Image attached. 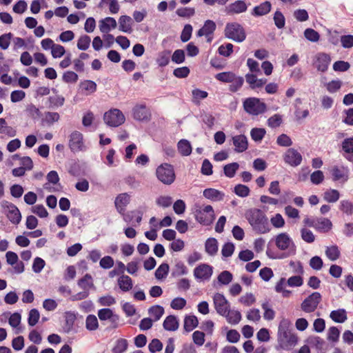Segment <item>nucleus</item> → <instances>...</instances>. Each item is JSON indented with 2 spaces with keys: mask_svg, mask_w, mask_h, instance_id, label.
Segmentation results:
<instances>
[{
  "mask_svg": "<svg viewBox=\"0 0 353 353\" xmlns=\"http://www.w3.org/2000/svg\"><path fill=\"white\" fill-rule=\"evenodd\" d=\"M341 46L344 48H351L353 47V35H342L340 38Z\"/></svg>",
  "mask_w": 353,
  "mask_h": 353,
  "instance_id": "obj_64",
  "label": "nucleus"
},
{
  "mask_svg": "<svg viewBox=\"0 0 353 353\" xmlns=\"http://www.w3.org/2000/svg\"><path fill=\"white\" fill-rule=\"evenodd\" d=\"M194 218L197 222L203 225H210L215 219L212 207L208 205L203 208L196 209L194 212Z\"/></svg>",
  "mask_w": 353,
  "mask_h": 353,
  "instance_id": "obj_7",
  "label": "nucleus"
},
{
  "mask_svg": "<svg viewBox=\"0 0 353 353\" xmlns=\"http://www.w3.org/2000/svg\"><path fill=\"white\" fill-rule=\"evenodd\" d=\"M243 83V77L236 75L233 81L230 82L231 84L229 86V90L232 92H236L241 88Z\"/></svg>",
  "mask_w": 353,
  "mask_h": 353,
  "instance_id": "obj_44",
  "label": "nucleus"
},
{
  "mask_svg": "<svg viewBox=\"0 0 353 353\" xmlns=\"http://www.w3.org/2000/svg\"><path fill=\"white\" fill-rule=\"evenodd\" d=\"M213 303L216 312L221 316L226 315L228 310L230 308V303L221 293L214 294Z\"/></svg>",
  "mask_w": 353,
  "mask_h": 353,
  "instance_id": "obj_14",
  "label": "nucleus"
},
{
  "mask_svg": "<svg viewBox=\"0 0 353 353\" xmlns=\"http://www.w3.org/2000/svg\"><path fill=\"white\" fill-rule=\"evenodd\" d=\"M12 37L13 34L11 32L3 34L0 36V48L2 50H6L8 48Z\"/></svg>",
  "mask_w": 353,
  "mask_h": 353,
  "instance_id": "obj_61",
  "label": "nucleus"
},
{
  "mask_svg": "<svg viewBox=\"0 0 353 353\" xmlns=\"http://www.w3.org/2000/svg\"><path fill=\"white\" fill-rule=\"evenodd\" d=\"M330 61L331 59L329 54L321 52L316 55L314 64L318 71L324 72L327 70Z\"/></svg>",
  "mask_w": 353,
  "mask_h": 353,
  "instance_id": "obj_18",
  "label": "nucleus"
},
{
  "mask_svg": "<svg viewBox=\"0 0 353 353\" xmlns=\"http://www.w3.org/2000/svg\"><path fill=\"white\" fill-rule=\"evenodd\" d=\"M92 278L90 274H86L83 278L79 280L78 285L84 290H88L94 286Z\"/></svg>",
  "mask_w": 353,
  "mask_h": 353,
  "instance_id": "obj_39",
  "label": "nucleus"
},
{
  "mask_svg": "<svg viewBox=\"0 0 353 353\" xmlns=\"http://www.w3.org/2000/svg\"><path fill=\"white\" fill-rule=\"evenodd\" d=\"M294 17L299 22H304L308 20L309 14L305 9H297L294 11Z\"/></svg>",
  "mask_w": 353,
  "mask_h": 353,
  "instance_id": "obj_59",
  "label": "nucleus"
},
{
  "mask_svg": "<svg viewBox=\"0 0 353 353\" xmlns=\"http://www.w3.org/2000/svg\"><path fill=\"white\" fill-rule=\"evenodd\" d=\"M232 274L227 270H224L218 276V281L222 285H228L232 281Z\"/></svg>",
  "mask_w": 353,
  "mask_h": 353,
  "instance_id": "obj_57",
  "label": "nucleus"
},
{
  "mask_svg": "<svg viewBox=\"0 0 353 353\" xmlns=\"http://www.w3.org/2000/svg\"><path fill=\"white\" fill-rule=\"evenodd\" d=\"M340 210L346 214L351 215L353 214V203L347 200L341 201Z\"/></svg>",
  "mask_w": 353,
  "mask_h": 353,
  "instance_id": "obj_63",
  "label": "nucleus"
},
{
  "mask_svg": "<svg viewBox=\"0 0 353 353\" xmlns=\"http://www.w3.org/2000/svg\"><path fill=\"white\" fill-rule=\"evenodd\" d=\"M340 254L339 249L336 245L326 248L325 254L332 261L337 260L340 256Z\"/></svg>",
  "mask_w": 353,
  "mask_h": 353,
  "instance_id": "obj_38",
  "label": "nucleus"
},
{
  "mask_svg": "<svg viewBox=\"0 0 353 353\" xmlns=\"http://www.w3.org/2000/svg\"><path fill=\"white\" fill-rule=\"evenodd\" d=\"M80 88L82 92L88 95L94 93L97 90V84L91 80H84L80 83Z\"/></svg>",
  "mask_w": 353,
  "mask_h": 353,
  "instance_id": "obj_33",
  "label": "nucleus"
},
{
  "mask_svg": "<svg viewBox=\"0 0 353 353\" xmlns=\"http://www.w3.org/2000/svg\"><path fill=\"white\" fill-rule=\"evenodd\" d=\"M85 327L89 331H94L99 327V322L96 316L89 314L86 317Z\"/></svg>",
  "mask_w": 353,
  "mask_h": 353,
  "instance_id": "obj_42",
  "label": "nucleus"
},
{
  "mask_svg": "<svg viewBox=\"0 0 353 353\" xmlns=\"http://www.w3.org/2000/svg\"><path fill=\"white\" fill-rule=\"evenodd\" d=\"M117 283L123 292H128L133 287L132 279L129 276L125 274H122L118 278Z\"/></svg>",
  "mask_w": 353,
  "mask_h": 353,
  "instance_id": "obj_25",
  "label": "nucleus"
},
{
  "mask_svg": "<svg viewBox=\"0 0 353 353\" xmlns=\"http://www.w3.org/2000/svg\"><path fill=\"white\" fill-rule=\"evenodd\" d=\"M199 325V321L196 316L188 315L184 319L183 328L185 332H190L192 331Z\"/></svg>",
  "mask_w": 353,
  "mask_h": 353,
  "instance_id": "obj_31",
  "label": "nucleus"
},
{
  "mask_svg": "<svg viewBox=\"0 0 353 353\" xmlns=\"http://www.w3.org/2000/svg\"><path fill=\"white\" fill-rule=\"evenodd\" d=\"M133 21L132 18L127 15H122L119 19V30L130 33L132 31Z\"/></svg>",
  "mask_w": 353,
  "mask_h": 353,
  "instance_id": "obj_22",
  "label": "nucleus"
},
{
  "mask_svg": "<svg viewBox=\"0 0 353 353\" xmlns=\"http://www.w3.org/2000/svg\"><path fill=\"white\" fill-rule=\"evenodd\" d=\"M40 314L37 309H32L28 314V323L30 326H34L39 321Z\"/></svg>",
  "mask_w": 353,
  "mask_h": 353,
  "instance_id": "obj_60",
  "label": "nucleus"
},
{
  "mask_svg": "<svg viewBox=\"0 0 353 353\" xmlns=\"http://www.w3.org/2000/svg\"><path fill=\"white\" fill-rule=\"evenodd\" d=\"M216 28L215 22L208 19L205 21L203 27L198 30L196 35L197 37L205 36L207 37V41L210 43L212 40V35L215 31Z\"/></svg>",
  "mask_w": 353,
  "mask_h": 353,
  "instance_id": "obj_17",
  "label": "nucleus"
},
{
  "mask_svg": "<svg viewBox=\"0 0 353 353\" xmlns=\"http://www.w3.org/2000/svg\"><path fill=\"white\" fill-rule=\"evenodd\" d=\"M226 318L227 321L233 325L238 324L241 320V314L238 310H228L226 315H222Z\"/></svg>",
  "mask_w": 353,
  "mask_h": 353,
  "instance_id": "obj_35",
  "label": "nucleus"
},
{
  "mask_svg": "<svg viewBox=\"0 0 353 353\" xmlns=\"http://www.w3.org/2000/svg\"><path fill=\"white\" fill-rule=\"evenodd\" d=\"M48 101L50 108L61 107L64 104L65 98L61 95L50 96Z\"/></svg>",
  "mask_w": 353,
  "mask_h": 353,
  "instance_id": "obj_49",
  "label": "nucleus"
},
{
  "mask_svg": "<svg viewBox=\"0 0 353 353\" xmlns=\"http://www.w3.org/2000/svg\"><path fill=\"white\" fill-rule=\"evenodd\" d=\"M213 272L212 267L208 264H201L194 270V276L197 279L208 280Z\"/></svg>",
  "mask_w": 353,
  "mask_h": 353,
  "instance_id": "obj_19",
  "label": "nucleus"
},
{
  "mask_svg": "<svg viewBox=\"0 0 353 353\" xmlns=\"http://www.w3.org/2000/svg\"><path fill=\"white\" fill-rule=\"evenodd\" d=\"M224 35L235 42L241 43L246 39L244 28L237 22H230L225 25Z\"/></svg>",
  "mask_w": 353,
  "mask_h": 353,
  "instance_id": "obj_4",
  "label": "nucleus"
},
{
  "mask_svg": "<svg viewBox=\"0 0 353 353\" xmlns=\"http://www.w3.org/2000/svg\"><path fill=\"white\" fill-rule=\"evenodd\" d=\"M234 245L233 243L228 242L225 243L221 249V254L223 257H230L231 256L234 251Z\"/></svg>",
  "mask_w": 353,
  "mask_h": 353,
  "instance_id": "obj_62",
  "label": "nucleus"
},
{
  "mask_svg": "<svg viewBox=\"0 0 353 353\" xmlns=\"http://www.w3.org/2000/svg\"><path fill=\"white\" fill-rule=\"evenodd\" d=\"M169 265L166 263H161L155 271V277L157 279L165 278L169 272Z\"/></svg>",
  "mask_w": 353,
  "mask_h": 353,
  "instance_id": "obj_48",
  "label": "nucleus"
},
{
  "mask_svg": "<svg viewBox=\"0 0 353 353\" xmlns=\"http://www.w3.org/2000/svg\"><path fill=\"white\" fill-rule=\"evenodd\" d=\"M322 296L318 292H312L304 299L301 305V310L307 313L313 312L321 301Z\"/></svg>",
  "mask_w": 353,
  "mask_h": 353,
  "instance_id": "obj_11",
  "label": "nucleus"
},
{
  "mask_svg": "<svg viewBox=\"0 0 353 353\" xmlns=\"http://www.w3.org/2000/svg\"><path fill=\"white\" fill-rule=\"evenodd\" d=\"M60 116L59 113L55 112H46L44 114V118L42 119L43 123L52 125L54 122L59 120Z\"/></svg>",
  "mask_w": 353,
  "mask_h": 353,
  "instance_id": "obj_45",
  "label": "nucleus"
},
{
  "mask_svg": "<svg viewBox=\"0 0 353 353\" xmlns=\"http://www.w3.org/2000/svg\"><path fill=\"white\" fill-rule=\"evenodd\" d=\"M341 147L345 154H353V137L345 139L342 141Z\"/></svg>",
  "mask_w": 353,
  "mask_h": 353,
  "instance_id": "obj_58",
  "label": "nucleus"
},
{
  "mask_svg": "<svg viewBox=\"0 0 353 353\" xmlns=\"http://www.w3.org/2000/svg\"><path fill=\"white\" fill-rule=\"evenodd\" d=\"M275 244L279 250L285 251L277 258L283 259L296 254V247L293 240L287 233L282 232L279 234L275 237Z\"/></svg>",
  "mask_w": 353,
  "mask_h": 353,
  "instance_id": "obj_3",
  "label": "nucleus"
},
{
  "mask_svg": "<svg viewBox=\"0 0 353 353\" xmlns=\"http://www.w3.org/2000/svg\"><path fill=\"white\" fill-rule=\"evenodd\" d=\"M305 37L310 41L317 42L320 39V34L312 28H307L304 31Z\"/></svg>",
  "mask_w": 353,
  "mask_h": 353,
  "instance_id": "obj_53",
  "label": "nucleus"
},
{
  "mask_svg": "<svg viewBox=\"0 0 353 353\" xmlns=\"http://www.w3.org/2000/svg\"><path fill=\"white\" fill-rule=\"evenodd\" d=\"M179 321L174 315L168 316L163 323V327L168 331H176L179 328Z\"/></svg>",
  "mask_w": 353,
  "mask_h": 353,
  "instance_id": "obj_29",
  "label": "nucleus"
},
{
  "mask_svg": "<svg viewBox=\"0 0 353 353\" xmlns=\"http://www.w3.org/2000/svg\"><path fill=\"white\" fill-rule=\"evenodd\" d=\"M179 152L184 157L189 156L192 153V145L187 139H181L177 143Z\"/></svg>",
  "mask_w": 353,
  "mask_h": 353,
  "instance_id": "obj_32",
  "label": "nucleus"
},
{
  "mask_svg": "<svg viewBox=\"0 0 353 353\" xmlns=\"http://www.w3.org/2000/svg\"><path fill=\"white\" fill-rule=\"evenodd\" d=\"M203 196L212 201H222L224 197V194L214 188H207L203 190Z\"/></svg>",
  "mask_w": 353,
  "mask_h": 353,
  "instance_id": "obj_24",
  "label": "nucleus"
},
{
  "mask_svg": "<svg viewBox=\"0 0 353 353\" xmlns=\"http://www.w3.org/2000/svg\"><path fill=\"white\" fill-rule=\"evenodd\" d=\"M245 217L256 233L265 234L270 231L268 218L261 210L250 208L245 211Z\"/></svg>",
  "mask_w": 353,
  "mask_h": 353,
  "instance_id": "obj_2",
  "label": "nucleus"
},
{
  "mask_svg": "<svg viewBox=\"0 0 353 353\" xmlns=\"http://www.w3.org/2000/svg\"><path fill=\"white\" fill-rule=\"evenodd\" d=\"M250 5L245 0H236L224 8V12L228 16H234L245 12Z\"/></svg>",
  "mask_w": 353,
  "mask_h": 353,
  "instance_id": "obj_10",
  "label": "nucleus"
},
{
  "mask_svg": "<svg viewBox=\"0 0 353 353\" xmlns=\"http://www.w3.org/2000/svg\"><path fill=\"white\" fill-rule=\"evenodd\" d=\"M148 313L154 316V321L159 320L164 314V309L162 306L156 305L150 307L148 310Z\"/></svg>",
  "mask_w": 353,
  "mask_h": 353,
  "instance_id": "obj_46",
  "label": "nucleus"
},
{
  "mask_svg": "<svg viewBox=\"0 0 353 353\" xmlns=\"http://www.w3.org/2000/svg\"><path fill=\"white\" fill-rule=\"evenodd\" d=\"M103 120L110 127H118L124 123L125 117L119 109H112L104 114Z\"/></svg>",
  "mask_w": 353,
  "mask_h": 353,
  "instance_id": "obj_8",
  "label": "nucleus"
},
{
  "mask_svg": "<svg viewBox=\"0 0 353 353\" xmlns=\"http://www.w3.org/2000/svg\"><path fill=\"white\" fill-rule=\"evenodd\" d=\"M234 192L239 196L246 197L250 194V190L247 185L238 184L234 187Z\"/></svg>",
  "mask_w": 353,
  "mask_h": 353,
  "instance_id": "obj_56",
  "label": "nucleus"
},
{
  "mask_svg": "<svg viewBox=\"0 0 353 353\" xmlns=\"http://www.w3.org/2000/svg\"><path fill=\"white\" fill-rule=\"evenodd\" d=\"M340 197L339 192L336 190H329L324 192L323 199L329 203L336 202Z\"/></svg>",
  "mask_w": 353,
  "mask_h": 353,
  "instance_id": "obj_43",
  "label": "nucleus"
},
{
  "mask_svg": "<svg viewBox=\"0 0 353 353\" xmlns=\"http://www.w3.org/2000/svg\"><path fill=\"white\" fill-rule=\"evenodd\" d=\"M239 168L238 163L234 162L228 163L223 167V172L227 177L232 178L234 176L236 171Z\"/></svg>",
  "mask_w": 353,
  "mask_h": 353,
  "instance_id": "obj_41",
  "label": "nucleus"
},
{
  "mask_svg": "<svg viewBox=\"0 0 353 353\" xmlns=\"http://www.w3.org/2000/svg\"><path fill=\"white\" fill-rule=\"evenodd\" d=\"M262 309L264 310L263 317L265 320H273L275 316V312L272 308L269 301H266L261 305Z\"/></svg>",
  "mask_w": 353,
  "mask_h": 353,
  "instance_id": "obj_37",
  "label": "nucleus"
},
{
  "mask_svg": "<svg viewBox=\"0 0 353 353\" xmlns=\"http://www.w3.org/2000/svg\"><path fill=\"white\" fill-rule=\"evenodd\" d=\"M1 206L4 210V213L6 214L9 221L14 224L18 225L21 220V214L18 208L13 203L3 201Z\"/></svg>",
  "mask_w": 353,
  "mask_h": 353,
  "instance_id": "obj_9",
  "label": "nucleus"
},
{
  "mask_svg": "<svg viewBox=\"0 0 353 353\" xmlns=\"http://www.w3.org/2000/svg\"><path fill=\"white\" fill-rule=\"evenodd\" d=\"M188 274V269L182 261H178L172 272L173 276H179Z\"/></svg>",
  "mask_w": 353,
  "mask_h": 353,
  "instance_id": "obj_47",
  "label": "nucleus"
},
{
  "mask_svg": "<svg viewBox=\"0 0 353 353\" xmlns=\"http://www.w3.org/2000/svg\"><path fill=\"white\" fill-rule=\"evenodd\" d=\"M332 180L334 181L346 182L349 178V170L345 166L334 165L330 169Z\"/></svg>",
  "mask_w": 353,
  "mask_h": 353,
  "instance_id": "obj_16",
  "label": "nucleus"
},
{
  "mask_svg": "<svg viewBox=\"0 0 353 353\" xmlns=\"http://www.w3.org/2000/svg\"><path fill=\"white\" fill-rule=\"evenodd\" d=\"M243 106L247 113L254 116L263 114L267 110L266 104L261 101L260 99L256 97L245 99L243 103Z\"/></svg>",
  "mask_w": 353,
  "mask_h": 353,
  "instance_id": "obj_5",
  "label": "nucleus"
},
{
  "mask_svg": "<svg viewBox=\"0 0 353 353\" xmlns=\"http://www.w3.org/2000/svg\"><path fill=\"white\" fill-rule=\"evenodd\" d=\"M170 50H163L159 53L157 58V63L160 67L166 66L170 62Z\"/></svg>",
  "mask_w": 353,
  "mask_h": 353,
  "instance_id": "obj_36",
  "label": "nucleus"
},
{
  "mask_svg": "<svg viewBox=\"0 0 353 353\" xmlns=\"http://www.w3.org/2000/svg\"><path fill=\"white\" fill-rule=\"evenodd\" d=\"M266 131L264 128H254L250 132L252 139L256 142L261 141L265 137Z\"/></svg>",
  "mask_w": 353,
  "mask_h": 353,
  "instance_id": "obj_51",
  "label": "nucleus"
},
{
  "mask_svg": "<svg viewBox=\"0 0 353 353\" xmlns=\"http://www.w3.org/2000/svg\"><path fill=\"white\" fill-rule=\"evenodd\" d=\"M205 251L210 256H214L218 252V241L215 238H208L205 243Z\"/></svg>",
  "mask_w": 353,
  "mask_h": 353,
  "instance_id": "obj_30",
  "label": "nucleus"
},
{
  "mask_svg": "<svg viewBox=\"0 0 353 353\" xmlns=\"http://www.w3.org/2000/svg\"><path fill=\"white\" fill-rule=\"evenodd\" d=\"M83 134L79 131H74L69 138V147L72 152H77L83 150Z\"/></svg>",
  "mask_w": 353,
  "mask_h": 353,
  "instance_id": "obj_15",
  "label": "nucleus"
},
{
  "mask_svg": "<svg viewBox=\"0 0 353 353\" xmlns=\"http://www.w3.org/2000/svg\"><path fill=\"white\" fill-rule=\"evenodd\" d=\"M236 74L233 72H223L215 75V79L223 83H230L236 77Z\"/></svg>",
  "mask_w": 353,
  "mask_h": 353,
  "instance_id": "obj_40",
  "label": "nucleus"
},
{
  "mask_svg": "<svg viewBox=\"0 0 353 353\" xmlns=\"http://www.w3.org/2000/svg\"><path fill=\"white\" fill-rule=\"evenodd\" d=\"M273 19H274L275 26L279 29H281V28H284L285 24V19L284 15L283 14V13L281 11L276 10L274 12Z\"/></svg>",
  "mask_w": 353,
  "mask_h": 353,
  "instance_id": "obj_54",
  "label": "nucleus"
},
{
  "mask_svg": "<svg viewBox=\"0 0 353 353\" xmlns=\"http://www.w3.org/2000/svg\"><path fill=\"white\" fill-rule=\"evenodd\" d=\"M134 119L137 121L148 120L149 117V112L145 105H137L133 108Z\"/></svg>",
  "mask_w": 353,
  "mask_h": 353,
  "instance_id": "obj_26",
  "label": "nucleus"
},
{
  "mask_svg": "<svg viewBox=\"0 0 353 353\" xmlns=\"http://www.w3.org/2000/svg\"><path fill=\"white\" fill-rule=\"evenodd\" d=\"M271 8L272 6L270 1H264L254 8L252 14L256 17L267 14L270 12Z\"/></svg>",
  "mask_w": 353,
  "mask_h": 353,
  "instance_id": "obj_28",
  "label": "nucleus"
},
{
  "mask_svg": "<svg viewBox=\"0 0 353 353\" xmlns=\"http://www.w3.org/2000/svg\"><path fill=\"white\" fill-rule=\"evenodd\" d=\"M291 322L288 319H282L279 323L277 334V350L282 349L290 350L294 347L297 342V336L292 332Z\"/></svg>",
  "mask_w": 353,
  "mask_h": 353,
  "instance_id": "obj_1",
  "label": "nucleus"
},
{
  "mask_svg": "<svg viewBox=\"0 0 353 353\" xmlns=\"http://www.w3.org/2000/svg\"><path fill=\"white\" fill-rule=\"evenodd\" d=\"M233 144L237 152H243L248 149V143L247 137L243 134L236 135L232 137Z\"/></svg>",
  "mask_w": 353,
  "mask_h": 353,
  "instance_id": "obj_20",
  "label": "nucleus"
},
{
  "mask_svg": "<svg viewBox=\"0 0 353 353\" xmlns=\"http://www.w3.org/2000/svg\"><path fill=\"white\" fill-rule=\"evenodd\" d=\"M128 341L124 339L117 340L115 346L112 349L113 353H123L128 348Z\"/></svg>",
  "mask_w": 353,
  "mask_h": 353,
  "instance_id": "obj_52",
  "label": "nucleus"
},
{
  "mask_svg": "<svg viewBox=\"0 0 353 353\" xmlns=\"http://www.w3.org/2000/svg\"><path fill=\"white\" fill-rule=\"evenodd\" d=\"M283 159L285 164L295 168L301 164L303 157L296 149L291 148L283 153Z\"/></svg>",
  "mask_w": 353,
  "mask_h": 353,
  "instance_id": "obj_12",
  "label": "nucleus"
},
{
  "mask_svg": "<svg viewBox=\"0 0 353 353\" xmlns=\"http://www.w3.org/2000/svg\"><path fill=\"white\" fill-rule=\"evenodd\" d=\"M90 37L86 34L80 37L77 41V48L80 50H86L90 44Z\"/></svg>",
  "mask_w": 353,
  "mask_h": 353,
  "instance_id": "obj_55",
  "label": "nucleus"
},
{
  "mask_svg": "<svg viewBox=\"0 0 353 353\" xmlns=\"http://www.w3.org/2000/svg\"><path fill=\"white\" fill-rule=\"evenodd\" d=\"M98 316L101 321L108 320L110 323L109 328L116 329L119 327V316L114 314L110 308H102L98 311Z\"/></svg>",
  "mask_w": 353,
  "mask_h": 353,
  "instance_id": "obj_13",
  "label": "nucleus"
},
{
  "mask_svg": "<svg viewBox=\"0 0 353 353\" xmlns=\"http://www.w3.org/2000/svg\"><path fill=\"white\" fill-rule=\"evenodd\" d=\"M332 228L331 221L326 218H316L314 228L320 232H327Z\"/></svg>",
  "mask_w": 353,
  "mask_h": 353,
  "instance_id": "obj_23",
  "label": "nucleus"
},
{
  "mask_svg": "<svg viewBox=\"0 0 353 353\" xmlns=\"http://www.w3.org/2000/svg\"><path fill=\"white\" fill-rule=\"evenodd\" d=\"M116 20L110 17H108L99 22L100 31L103 33L108 32L111 28L114 29L117 27Z\"/></svg>",
  "mask_w": 353,
  "mask_h": 353,
  "instance_id": "obj_27",
  "label": "nucleus"
},
{
  "mask_svg": "<svg viewBox=\"0 0 353 353\" xmlns=\"http://www.w3.org/2000/svg\"><path fill=\"white\" fill-rule=\"evenodd\" d=\"M130 202V196L127 193L119 194L115 199L114 204L117 211L123 214L125 206Z\"/></svg>",
  "mask_w": 353,
  "mask_h": 353,
  "instance_id": "obj_21",
  "label": "nucleus"
},
{
  "mask_svg": "<svg viewBox=\"0 0 353 353\" xmlns=\"http://www.w3.org/2000/svg\"><path fill=\"white\" fill-rule=\"evenodd\" d=\"M157 179L165 185L172 184L175 180L174 168L169 163H162L156 170Z\"/></svg>",
  "mask_w": 353,
  "mask_h": 353,
  "instance_id": "obj_6",
  "label": "nucleus"
},
{
  "mask_svg": "<svg viewBox=\"0 0 353 353\" xmlns=\"http://www.w3.org/2000/svg\"><path fill=\"white\" fill-rule=\"evenodd\" d=\"M331 319L336 323H344L347 320V312L345 309L332 310L330 314Z\"/></svg>",
  "mask_w": 353,
  "mask_h": 353,
  "instance_id": "obj_34",
  "label": "nucleus"
},
{
  "mask_svg": "<svg viewBox=\"0 0 353 353\" xmlns=\"http://www.w3.org/2000/svg\"><path fill=\"white\" fill-rule=\"evenodd\" d=\"M192 101L195 104L199 103L201 100L205 99L208 95V94L206 91L201 90H199L197 88L194 89L192 91Z\"/></svg>",
  "mask_w": 353,
  "mask_h": 353,
  "instance_id": "obj_50",
  "label": "nucleus"
}]
</instances>
